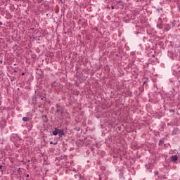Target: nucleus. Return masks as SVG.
<instances>
[{
    "label": "nucleus",
    "mask_w": 180,
    "mask_h": 180,
    "mask_svg": "<svg viewBox=\"0 0 180 180\" xmlns=\"http://www.w3.org/2000/svg\"><path fill=\"white\" fill-rule=\"evenodd\" d=\"M158 27H159L160 29H162V25L161 24H158Z\"/></svg>",
    "instance_id": "5"
},
{
    "label": "nucleus",
    "mask_w": 180,
    "mask_h": 180,
    "mask_svg": "<svg viewBox=\"0 0 180 180\" xmlns=\"http://www.w3.org/2000/svg\"><path fill=\"white\" fill-rule=\"evenodd\" d=\"M53 136H57L58 134V129L56 128L55 130L53 131Z\"/></svg>",
    "instance_id": "3"
},
{
    "label": "nucleus",
    "mask_w": 180,
    "mask_h": 180,
    "mask_svg": "<svg viewBox=\"0 0 180 180\" xmlns=\"http://www.w3.org/2000/svg\"><path fill=\"white\" fill-rule=\"evenodd\" d=\"M0 25H2V22H0Z\"/></svg>",
    "instance_id": "9"
},
{
    "label": "nucleus",
    "mask_w": 180,
    "mask_h": 180,
    "mask_svg": "<svg viewBox=\"0 0 180 180\" xmlns=\"http://www.w3.org/2000/svg\"><path fill=\"white\" fill-rule=\"evenodd\" d=\"M0 169H2V165H0Z\"/></svg>",
    "instance_id": "7"
},
{
    "label": "nucleus",
    "mask_w": 180,
    "mask_h": 180,
    "mask_svg": "<svg viewBox=\"0 0 180 180\" xmlns=\"http://www.w3.org/2000/svg\"><path fill=\"white\" fill-rule=\"evenodd\" d=\"M111 9H115V6H112Z\"/></svg>",
    "instance_id": "6"
},
{
    "label": "nucleus",
    "mask_w": 180,
    "mask_h": 180,
    "mask_svg": "<svg viewBox=\"0 0 180 180\" xmlns=\"http://www.w3.org/2000/svg\"><path fill=\"white\" fill-rule=\"evenodd\" d=\"M177 160H178V156L176 155L171 156V161H172V162H175Z\"/></svg>",
    "instance_id": "2"
},
{
    "label": "nucleus",
    "mask_w": 180,
    "mask_h": 180,
    "mask_svg": "<svg viewBox=\"0 0 180 180\" xmlns=\"http://www.w3.org/2000/svg\"><path fill=\"white\" fill-rule=\"evenodd\" d=\"M58 134L59 137H63L64 136V131L63 129H58Z\"/></svg>",
    "instance_id": "1"
},
{
    "label": "nucleus",
    "mask_w": 180,
    "mask_h": 180,
    "mask_svg": "<svg viewBox=\"0 0 180 180\" xmlns=\"http://www.w3.org/2000/svg\"><path fill=\"white\" fill-rule=\"evenodd\" d=\"M23 122H29V117H22Z\"/></svg>",
    "instance_id": "4"
},
{
    "label": "nucleus",
    "mask_w": 180,
    "mask_h": 180,
    "mask_svg": "<svg viewBox=\"0 0 180 180\" xmlns=\"http://www.w3.org/2000/svg\"><path fill=\"white\" fill-rule=\"evenodd\" d=\"M22 75H25V73H22Z\"/></svg>",
    "instance_id": "8"
}]
</instances>
